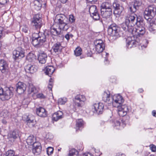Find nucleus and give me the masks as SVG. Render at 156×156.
I'll use <instances>...</instances> for the list:
<instances>
[{
	"instance_id": "obj_23",
	"label": "nucleus",
	"mask_w": 156,
	"mask_h": 156,
	"mask_svg": "<svg viewBox=\"0 0 156 156\" xmlns=\"http://www.w3.org/2000/svg\"><path fill=\"white\" fill-rule=\"evenodd\" d=\"M120 26L123 30L126 31H128L132 34L133 27H130V26L128 23H127V21L126 20L124 22L121 24Z\"/></svg>"
},
{
	"instance_id": "obj_39",
	"label": "nucleus",
	"mask_w": 156,
	"mask_h": 156,
	"mask_svg": "<svg viewBox=\"0 0 156 156\" xmlns=\"http://www.w3.org/2000/svg\"><path fill=\"white\" fill-rule=\"evenodd\" d=\"M35 140V138L33 136H28L26 140L27 144L29 145H33L34 143V141Z\"/></svg>"
},
{
	"instance_id": "obj_29",
	"label": "nucleus",
	"mask_w": 156,
	"mask_h": 156,
	"mask_svg": "<svg viewBox=\"0 0 156 156\" xmlns=\"http://www.w3.org/2000/svg\"><path fill=\"white\" fill-rule=\"evenodd\" d=\"M101 15L103 18H107L110 17L112 15V9L105 10L101 11Z\"/></svg>"
},
{
	"instance_id": "obj_41",
	"label": "nucleus",
	"mask_w": 156,
	"mask_h": 156,
	"mask_svg": "<svg viewBox=\"0 0 156 156\" xmlns=\"http://www.w3.org/2000/svg\"><path fill=\"white\" fill-rule=\"evenodd\" d=\"M22 31L25 33L30 34L31 33V31L29 29V28L26 26H23L21 27Z\"/></svg>"
},
{
	"instance_id": "obj_33",
	"label": "nucleus",
	"mask_w": 156,
	"mask_h": 156,
	"mask_svg": "<svg viewBox=\"0 0 156 156\" xmlns=\"http://www.w3.org/2000/svg\"><path fill=\"white\" fill-rule=\"evenodd\" d=\"M139 44V42L138 39H136L135 40H132L127 42V46L128 48H131L132 47H135L136 45Z\"/></svg>"
},
{
	"instance_id": "obj_19",
	"label": "nucleus",
	"mask_w": 156,
	"mask_h": 156,
	"mask_svg": "<svg viewBox=\"0 0 156 156\" xmlns=\"http://www.w3.org/2000/svg\"><path fill=\"white\" fill-rule=\"evenodd\" d=\"M9 67L6 62L4 60H0V70L2 73H6L8 72Z\"/></svg>"
},
{
	"instance_id": "obj_4",
	"label": "nucleus",
	"mask_w": 156,
	"mask_h": 156,
	"mask_svg": "<svg viewBox=\"0 0 156 156\" xmlns=\"http://www.w3.org/2000/svg\"><path fill=\"white\" fill-rule=\"evenodd\" d=\"M156 9L154 6H150L147 8L144 12V18L149 22L152 20V18L155 16Z\"/></svg>"
},
{
	"instance_id": "obj_60",
	"label": "nucleus",
	"mask_w": 156,
	"mask_h": 156,
	"mask_svg": "<svg viewBox=\"0 0 156 156\" xmlns=\"http://www.w3.org/2000/svg\"><path fill=\"white\" fill-rule=\"evenodd\" d=\"M62 3H65L68 0H60Z\"/></svg>"
},
{
	"instance_id": "obj_49",
	"label": "nucleus",
	"mask_w": 156,
	"mask_h": 156,
	"mask_svg": "<svg viewBox=\"0 0 156 156\" xmlns=\"http://www.w3.org/2000/svg\"><path fill=\"white\" fill-rule=\"evenodd\" d=\"M69 22H70L71 23L74 22L75 21V19L74 17L72 15H70L69 18H68Z\"/></svg>"
},
{
	"instance_id": "obj_43",
	"label": "nucleus",
	"mask_w": 156,
	"mask_h": 156,
	"mask_svg": "<svg viewBox=\"0 0 156 156\" xmlns=\"http://www.w3.org/2000/svg\"><path fill=\"white\" fill-rule=\"evenodd\" d=\"M81 52L82 49L80 48L77 47L74 51L75 54L76 56H79L81 54Z\"/></svg>"
},
{
	"instance_id": "obj_64",
	"label": "nucleus",
	"mask_w": 156,
	"mask_h": 156,
	"mask_svg": "<svg viewBox=\"0 0 156 156\" xmlns=\"http://www.w3.org/2000/svg\"><path fill=\"white\" fill-rule=\"evenodd\" d=\"M118 156H126V155L124 154H119Z\"/></svg>"
},
{
	"instance_id": "obj_52",
	"label": "nucleus",
	"mask_w": 156,
	"mask_h": 156,
	"mask_svg": "<svg viewBox=\"0 0 156 156\" xmlns=\"http://www.w3.org/2000/svg\"><path fill=\"white\" fill-rule=\"evenodd\" d=\"M56 29L53 28L51 29V34L54 36H57V34L55 33Z\"/></svg>"
},
{
	"instance_id": "obj_47",
	"label": "nucleus",
	"mask_w": 156,
	"mask_h": 156,
	"mask_svg": "<svg viewBox=\"0 0 156 156\" xmlns=\"http://www.w3.org/2000/svg\"><path fill=\"white\" fill-rule=\"evenodd\" d=\"M53 148L51 147H48L47 149V152L48 155L51 154L53 153Z\"/></svg>"
},
{
	"instance_id": "obj_21",
	"label": "nucleus",
	"mask_w": 156,
	"mask_h": 156,
	"mask_svg": "<svg viewBox=\"0 0 156 156\" xmlns=\"http://www.w3.org/2000/svg\"><path fill=\"white\" fill-rule=\"evenodd\" d=\"M142 4L141 2L139 0H135L134 1V4L133 6H131L129 8V11L132 13L135 12L138 9L139 6Z\"/></svg>"
},
{
	"instance_id": "obj_63",
	"label": "nucleus",
	"mask_w": 156,
	"mask_h": 156,
	"mask_svg": "<svg viewBox=\"0 0 156 156\" xmlns=\"http://www.w3.org/2000/svg\"><path fill=\"white\" fill-rule=\"evenodd\" d=\"M55 33H56L57 34V35H59L60 34V32H59V31H58L56 30V31H55Z\"/></svg>"
},
{
	"instance_id": "obj_48",
	"label": "nucleus",
	"mask_w": 156,
	"mask_h": 156,
	"mask_svg": "<svg viewBox=\"0 0 156 156\" xmlns=\"http://www.w3.org/2000/svg\"><path fill=\"white\" fill-rule=\"evenodd\" d=\"M66 101V98H60L58 100V103L60 105H63L65 104Z\"/></svg>"
},
{
	"instance_id": "obj_61",
	"label": "nucleus",
	"mask_w": 156,
	"mask_h": 156,
	"mask_svg": "<svg viewBox=\"0 0 156 156\" xmlns=\"http://www.w3.org/2000/svg\"><path fill=\"white\" fill-rule=\"evenodd\" d=\"M52 86H53V85H48V88L50 90H51V89L52 88Z\"/></svg>"
},
{
	"instance_id": "obj_25",
	"label": "nucleus",
	"mask_w": 156,
	"mask_h": 156,
	"mask_svg": "<svg viewBox=\"0 0 156 156\" xmlns=\"http://www.w3.org/2000/svg\"><path fill=\"white\" fill-rule=\"evenodd\" d=\"M37 66L31 64H28L25 67V69L27 72L33 73L36 72L37 70Z\"/></svg>"
},
{
	"instance_id": "obj_38",
	"label": "nucleus",
	"mask_w": 156,
	"mask_h": 156,
	"mask_svg": "<svg viewBox=\"0 0 156 156\" xmlns=\"http://www.w3.org/2000/svg\"><path fill=\"white\" fill-rule=\"evenodd\" d=\"M19 136L18 131L17 130H14L12 132L9 133L8 137L13 139L16 138Z\"/></svg>"
},
{
	"instance_id": "obj_56",
	"label": "nucleus",
	"mask_w": 156,
	"mask_h": 156,
	"mask_svg": "<svg viewBox=\"0 0 156 156\" xmlns=\"http://www.w3.org/2000/svg\"><path fill=\"white\" fill-rule=\"evenodd\" d=\"M4 91V89L2 87H0V98H2V95Z\"/></svg>"
},
{
	"instance_id": "obj_46",
	"label": "nucleus",
	"mask_w": 156,
	"mask_h": 156,
	"mask_svg": "<svg viewBox=\"0 0 156 156\" xmlns=\"http://www.w3.org/2000/svg\"><path fill=\"white\" fill-rule=\"evenodd\" d=\"M120 124V122L119 121L117 120H115L114 121V125L113 126L114 127H115L116 129H119L118 127H119Z\"/></svg>"
},
{
	"instance_id": "obj_15",
	"label": "nucleus",
	"mask_w": 156,
	"mask_h": 156,
	"mask_svg": "<svg viewBox=\"0 0 156 156\" xmlns=\"http://www.w3.org/2000/svg\"><path fill=\"white\" fill-rule=\"evenodd\" d=\"M16 86V90L20 94L24 93L26 89V84L23 82H18Z\"/></svg>"
},
{
	"instance_id": "obj_9",
	"label": "nucleus",
	"mask_w": 156,
	"mask_h": 156,
	"mask_svg": "<svg viewBox=\"0 0 156 156\" xmlns=\"http://www.w3.org/2000/svg\"><path fill=\"white\" fill-rule=\"evenodd\" d=\"M89 11L90 16L95 20H98L100 18L97 7L95 5L90 6L89 9Z\"/></svg>"
},
{
	"instance_id": "obj_27",
	"label": "nucleus",
	"mask_w": 156,
	"mask_h": 156,
	"mask_svg": "<svg viewBox=\"0 0 156 156\" xmlns=\"http://www.w3.org/2000/svg\"><path fill=\"white\" fill-rule=\"evenodd\" d=\"M55 70L54 67L52 66H48L46 67L44 70L46 75L51 77Z\"/></svg>"
},
{
	"instance_id": "obj_59",
	"label": "nucleus",
	"mask_w": 156,
	"mask_h": 156,
	"mask_svg": "<svg viewBox=\"0 0 156 156\" xmlns=\"http://www.w3.org/2000/svg\"><path fill=\"white\" fill-rule=\"evenodd\" d=\"M152 115L156 117V111L155 110H154L152 112Z\"/></svg>"
},
{
	"instance_id": "obj_37",
	"label": "nucleus",
	"mask_w": 156,
	"mask_h": 156,
	"mask_svg": "<svg viewBox=\"0 0 156 156\" xmlns=\"http://www.w3.org/2000/svg\"><path fill=\"white\" fill-rule=\"evenodd\" d=\"M27 59L30 62H34L37 57L35 55L32 53H29L27 56Z\"/></svg>"
},
{
	"instance_id": "obj_57",
	"label": "nucleus",
	"mask_w": 156,
	"mask_h": 156,
	"mask_svg": "<svg viewBox=\"0 0 156 156\" xmlns=\"http://www.w3.org/2000/svg\"><path fill=\"white\" fill-rule=\"evenodd\" d=\"M88 2H90L92 4L95 3L98 0H86Z\"/></svg>"
},
{
	"instance_id": "obj_28",
	"label": "nucleus",
	"mask_w": 156,
	"mask_h": 156,
	"mask_svg": "<svg viewBox=\"0 0 156 156\" xmlns=\"http://www.w3.org/2000/svg\"><path fill=\"white\" fill-rule=\"evenodd\" d=\"M63 117V113L62 112L59 111L53 114L52 117V119L53 120L57 121Z\"/></svg>"
},
{
	"instance_id": "obj_20",
	"label": "nucleus",
	"mask_w": 156,
	"mask_h": 156,
	"mask_svg": "<svg viewBox=\"0 0 156 156\" xmlns=\"http://www.w3.org/2000/svg\"><path fill=\"white\" fill-rule=\"evenodd\" d=\"M93 106L95 110L94 112H96L98 114H101L102 113L104 107L102 103H95L94 104Z\"/></svg>"
},
{
	"instance_id": "obj_50",
	"label": "nucleus",
	"mask_w": 156,
	"mask_h": 156,
	"mask_svg": "<svg viewBox=\"0 0 156 156\" xmlns=\"http://www.w3.org/2000/svg\"><path fill=\"white\" fill-rule=\"evenodd\" d=\"M37 97L40 99H45L46 97L42 93H39L37 95Z\"/></svg>"
},
{
	"instance_id": "obj_17",
	"label": "nucleus",
	"mask_w": 156,
	"mask_h": 156,
	"mask_svg": "<svg viewBox=\"0 0 156 156\" xmlns=\"http://www.w3.org/2000/svg\"><path fill=\"white\" fill-rule=\"evenodd\" d=\"M38 37H37L39 41L40 42L42 45L45 41H46L47 39L49 37V35L47 33L39 32L38 34H37Z\"/></svg>"
},
{
	"instance_id": "obj_53",
	"label": "nucleus",
	"mask_w": 156,
	"mask_h": 156,
	"mask_svg": "<svg viewBox=\"0 0 156 156\" xmlns=\"http://www.w3.org/2000/svg\"><path fill=\"white\" fill-rule=\"evenodd\" d=\"M8 0H0V4L4 5L7 3Z\"/></svg>"
},
{
	"instance_id": "obj_51",
	"label": "nucleus",
	"mask_w": 156,
	"mask_h": 156,
	"mask_svg": "<svg viewBox=\"0 0 156 156\" xmlns=\"http://www.w3.org/2000/svg\"><path fill=\"white\" fill-rule=\"evenodd\" d=\"M150 148L152 151L155 152L156 151V146L155 145L153 144L151 145Z\"/></svg>"
},
{
	"instance_id": "obj_18",
	"label": "nucleus",
	"mask_w": 156,
	"mask_h": 156,
	"mask_svg": "<svg viewBox=\"0 0 156 156\" xmlns=\"http://www.w3.org/2000/svg\"><path fill=\"white\" fill-rule=\"evenodd\" d=\"M63 47L62 46L61 44L59 42L55 44L52 48V50L53 53L56 55L62 52Z\"/></svg>"
},
{
	"instance_id": "obj_32",
	"label": "nucleus",
	"mask_w": 156,
	"mask_h": 156,
	"mask_svg": "<svg viewBox=\"0 0 156 156\" xmlns=\"http://www.w3.org/2000/svg\"><path fill=\"white\" fill-rule=\"evenodd\" d=\"M150 22V26L149 27V30L151 32L154 33L156 32V20L152 19Z\"/></svg>"
},
{
	"instance_id": "obj_31",
	"label": "nucleus",
	"mask_w": 156,
	"mask_h": 156,
	"mask_svg": "<svg viewBox=\"0 0 156 156\" xmlns=\"http://www.w3.org/2000/svg\"><path fill=\"white\" fill-rule=\"evenodd\" d=\"M35 34V33L33 34L32 43L34 47L36 48L39 47L41 46L42 44L40 42L37 37H36L34 36Z\"/></svg>"
},
{
	"instance_id": "obj_2",
	"label": "nucleus",
	"mask_w": 156,
	"mask_h": 156,
	"mask_svg": "<svg viewBox=\"0 0 156 156\" xmlns=\"http://www.w3.org/2000/svg\"><path fill=\"white\" fill-rule=\"evenodd\" d=\"M125 20L128 23L130 27H134L135 25L139 26L143 24V20L140 17H138L137 16L134 14H132L126 17Z\"/></svg>"
},
{
	"instance_id": "obj_62",
	"label": "nucleus",
	"mask_w": 156,
	"mask_h": 156,
	"mask_svg": "<svg viewBox=\"0 0 156 156\" xmlns=\"http://www.w3.org/2000/svg\"><path fill=\"white\" fill-rule=\"evenodd\" d=\"M83 156H92L91 154L90 153L87 154H83Z\"/></svg>"
},
{
	"instance_id": "obj_42",
	"label": "nucleus",
	"mask_w": 156,
	"mask_h": 156,
	"mask_svg": "<svg viewBox=\"0 0 156 156\" xmlns=\"http://www.w3.org/2000/svg\"><path fill=\"white\" fill-rule=\"evenodd\" d=\"M9 112L6 110H4L1 113V115L4 118H6L9 115Z\"/></svg>"
},
{
	"instance_id": "obj_44",
	"label": "nucleus",
	"mask_w": 156,
	"mask_h": 156,
	"mask_svg": "<svg viewBox=\"0 0 156 156\" xmlns=\"http://www.w3.org/2000/svg\"><path fill=\"white\" fill-rule=\"evenodd\" d=\"M15 152L13 150H8L5 153V156H16L15 155Z\"/></svg>"
},
{
	"instance_id": "obj_8",
	"label": "nucleus",
	"mask_w": 156,
	"mask_h": 156,
	"mask_svg": "<svg viewBox=\"0 0 156 156\" xmlns=\"http://www.w3.org/2000/svg\"><path fill=\"white\" fill-rule=\"evenodd\" d=\"M24 50L21 47L18 48L13 52V58L16 61H18L25 56Z\"/></svg>"
},
{
	"instance_id": "obj_58",
	"label": "nucleus",
	"mask_w": 156,
	"mask_h": 156,
	"mask_svg": "<svg viewBox=\"0 0 156 156\" xmlns=\"http://www.w3.org/2000/svg\"><path fill=\"white\" fill-rule=\"evenodd\" d=\"M65 37L68 41L70 39L69 34H66L65 36Z\"/></svg>"
},
{
	"instance_id": "obj_55",
	"label": "nucleus",
	"mask_w": 156,
	"mask_h": 156,
	"mask_svg": "<svg viewBox=\"0 0 156 156\" xmlns=\"http://www.w3.org/2000/svg\"><path fill=\"white\" fill-rule=\"evenodd\" d=\"M126 118H127V119L126 120H125V117H124V118L123 119V120H124V124H126V122H128V121L129 120V116H126Z\"/></svg>"
},
{
	"instance_id": "obj_6",
	"label": "nucleus",
	"mask_w": 156,
	"mask_h": 156,
	"mask_svg": "<svg viewBox=\"0 0 156 156\" xmlns=\"http://www.w3.org/2000/svg\"><path fill=\"white\" fill-rule=\"evenodd\" d=\"M33 27L37 30L39 29L42 26V19L40 14H37L34 16L31 21Z\"/></svg>"
},
{
	"instance_id": "obj_16",
	"label": "nucleus",
	"mask_w": 156,
	"mask_h": 156,
	"mask_svg": "<svg viewBox=\"0 0 156 156\" xmlns=\"http://www.w3.org/2000/svg\"><path fill=\"white\" fill-rule=\"evenodd\" d=\"M32 151L35 155L40 154L41 151L42 147L39 142H35L33 146Z\"/></svg>"
},
{
	"instance_id": "obj_3",
	"label": "nucleus",
	"mask_w": 156,
	"mask_h": 156,
	"mask_svg": "<svg viewBox=\"0 0 156 156\" xmlns=\"http://www.w3.org/2000/svg\"><path fill=\"white\" fill-rule=\"evenodd\" d=\"M119 32V27L115 23L112 24L108 27V34L114 37V39L120 37Z\"/></svg>"
},
{
	"instance_id": "obj_13",
	"label": "nucleus",
	"mask_w": 156,
	"mask_h": 156,
	"mask_svg": "<svg viewBox=\"0 0 156 156\" xmlns=\"http://www.w3.org/2000/svg\"><path fill=\"white\" fill-rule=\"evenodd\" d=\"M96 46V50L98 53L103 52L105 48V44L101 40H97L94 42Z\"/></svg>"
},
{
	"instance_id": "obj_14",
	"label": "nucleus",
	"mask_w": 156,
	"mask_h": 156,
	"mask_svg": "<svg viewBox=\"0 0 156 156\" xmlns=\"http://www.w3.org/2000/svg\"><path fill=\"white\" fill-rule=\"evenodd\" d=\"M118 108V113L120 116H126L129 111L128 107L126 105H121Z\"/></svg>"
},
{
	"instance_id": "obj_54",
	"label": "nucleus",
	"mask_w": 156,
	"mask_h": 156,
	"mask_svg": "<svg viewBox=\"0 0 156 156\" xmlns=\"http://www.w3.org/2000/svg\"><path fill=\"white\" fill-rule=\"evenodd\" d=\"M29 103V101L27 99H24L22 102V103L24 105L27 104Z\"/></svg>"
},
{
	"instance_id": "obj_12",
	"label": "nucleus",
	"mask_w": 156,
	"mask_h": 156,
	"mask_svg": "<svg viewBox=\"0 0 156 156\" xmlns=\"http://www.w3.org/2000/svg\"><path fill=\"white\" fill-rule=\"evenodd\" d=\"M75 100L74 102L76 106L78 107H82L84 104V102L86 100L84 96L82 95H77L75 97Z\"/></svg>"
},
{
	"instance_id": "obj_7",
	"label": "nucleus",
	"mask_w": 156,
	"mask_h": 156,
	"mask_svg": "<svg viewBox=\"0 0 156 156\" xmlns=\"http://www.w3.org/2000/svg\"><path fill=\"white\" fill-rule=\"evenodd\" d=\"M13 87L5 88L4 89L3 93L1 99L2 101L9 100L13 96Z\"/></svg>"
},
{
	"instance_id": "obj_40",
	"label": "nucleus",
	"mask_w": 156,
	"mask_h": 156,
	"mask_svg": "<svg viewBox=\"0 0 156 156\" xmlns=\"http://www.w3.org/2000/svg\"><path fill=\"white\" fill-rule=\"evenodd\" d=\"M69 156H78V151L75 149H72L69 151Z\"/></svg>"
},
{
	"instance_id": "obj_22",
	"label": "nucleus",
	"mask_w": 156,
	"mask_h": 156,
	"mask_svg": "<svg viewBox=\"0 0 156 156\" xmlns=\"http://www.w3.org/2000/svg\"><path fill=\"white\" fill-rule=\"evenodd\" d=\"M102 100L105 102L107 103L108 104H112L113 98L109 94L104 92L102 97Z\"/></svg>"
},
{
	"instance_id": "obj_5",
	"label": "nucleus",
	"mask_w": 156,
	"mask_h": 156,
	"mask_svg": "<svg viewBox=\"0 0 156 156\" xmlns=\"http://www.w3.org/2000/svg\"><path fill=\"white\" fill-rule=\"evenodd\" d=\"M144 24L143 20V24L140 25L139 26H137V28L133 27V30L132 34L133 36H136V37H140L145 34V29L143 27Z\"/></svg>"
},
{
	"instance_id": "obj_45",
	"label": "nucleus",
	"mask_w": 156,
	"mask_h": 156,
	"mask_svg": "<svg viewBox=\"0 0 156 156\" xmlns=\"http://www.w3.org/2000/svg\"><path fill=\"white\" fill-rule=\"evenodd\" d=\"M83 121L82 119H79L76 121V127L79 128L82 126L83 125Z\"/></svg>"
},
{
	"instance_id": "obj_26",
	"label": "nucleus",
	"mask_w": 156,
	"mask_h": 156,
	"mask_svg": "<svg viewBox=\"0 0 156 156\" xmlns=\"http://www.w3.org/2000/svg\"><path fill=\"white\" fill-rule=\"evenodd\" d=\"M47 54L44 52L39 53L38 58L39 62L41 64L45 63L47 60Z\"/></svg>"
},
{
	"instance_id": "obj_10",
	"label": "nucleus",
	"mask_w": 156,
	"mask_h": 156,
	"mask_svg": "<svg viewBox=\"0 0 156 156\" xmlns=\"http://www.w3.org/2000/svg\"><path fill=\"white\" fill-rule=\"evenodd\" d=\"M112 6L114 9V14L116 16H119L124 10L123 7L117 1H115L113 3Z\"/></svg>"
},
{
	"instance_id": "obj_24",
	"label": "nucleus",
	"mask_w": 156,
	"mask_h": 156,
	"mask_svg": "<svg viewBox=\"0 0 156 156\" xmlns=\"http://www.w3.org/2000/svg\"><path fill=\"white\" fill-rule=\"evenodd\" d=\"M37 114L41 117H45L47 116V112L45 109L41 107L37 108L36 110Z\"/></svg>"
},
{
	"instance_id": "obj_1",
	"label": "nucleus",
	"mask_w": 156,
	"mask_h": 156,
	"mask_svg": "<svg viewBox=\"0 0 156 156\" xmlns=\"http://www.w3.org/2000/svg\"><path fill=\"white\" fill-rule=\"evenodd\" d=\"M55 20L57 21L59 29L64 30H67L69 28L68 18L62 14H58L56 17Z\"/></svg>"
},
{
	"instance_id": "obj_11",
	"label": "nucleus",
	"mask_w": 156,
	"mask_h": 156,
	"mask_svg": "<svg viewBox=\"0 0 156 156\" xmlns=\"http://www.w3.org/2000/svg\"><path fill=\"white\" fill-rule=\"evenodd\" d=\"M112 105L115 107H119L122 105L124 100L121 95L119 94L115 95L113 97Z\"/></svg>"
},
{
	"instance_id": "obj_36",
	"label": "nucleus",
	"mask_w": 156,
	"mask_h": 156,
	"mask_svg": "<svg viewBox=\"0 0 156 156\" xmlns=\"http://www.w3.org/2000/svg\"><path fill=\"white\" fill-rule=\"evenodd\" d=\"M28 91L29 94H31L32 93L35 94L38 91L36 88L31 83H29Z\"/></svg>"
},
{
	"instance_id": "obj_30",
	"label": "nucleus",
	"mask_w": 156,
	"mask_h": 156,
	"mask_svg": "<svg viewBox=\"0 0 156 156\" xmlns=\"http://www.w3.org/2000/svg\"><path fill=\"white\" fill-rule=\"evenodd\" d=\"M111 7L112 4L110 2L108 1L103 2L100 6V10L112 9Z\"/></svg>"
},
{
	"instance_id": "obj_35",
	"label": "nucleus",
	"mask_w": 156,
	"mask_h": 156,
	"mask_svg": "<svg viewBox=\"0 0 156 156\" xmlns=\"http://www.w3.org/2000/svg\"><path fill=\"white\" fill-rule=\"evenodd\" d=\"M42 1L41 0H35L34 1V8L37 11L41 9Z\"/></svg>"
},
{
	"instance_id": "obj_34",
	"label": "nucleus",
	"mask_w": 156,
	"mask_h": 156,
	"mask_svg": "<svg viewBox=\"0 0 156 156\" xmlns=\"http://www.w3.org/2000/svg\"><path fill=\"white\" fill-rule=\"evenodd\" d=\"M35 120V117L34 116L32 115H29L28 116H26V121L27 122V123L28 125H30V124L31 123V126H33L34 125V122Z\"/></svg>"
}]
</instances>
